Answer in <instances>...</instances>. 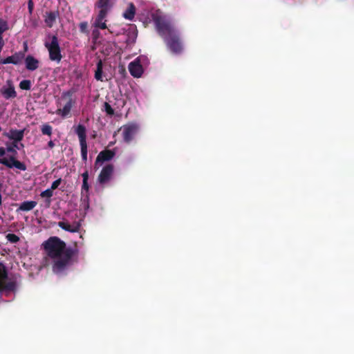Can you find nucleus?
<instances>
[{
	"instance_id": "7ed1b4c3",
	"label": "nucleus",
	"mask_w": 354,
	"mask_h": 354,
	"mask_svg": "<svg viewBox=\"0 0 354 354\" xmlns=\"http://www.w3.org/2000/svg\"><path fill=\"white\" fill-rule=\"evenodd\" d=\"M44 45L48 49L49 59L51 61L59 63L62 59V55L57 37L56 35H53L51 37L50 42H46Z\"/></svg>"
},
{
	"instance_id": "cd10ccee",
	"label": "nucleus",
	"mask_w": 354,
	"mask_h": 354,
	"mask_svg": "<svg viewBox=\"0 0 354 354\" xmlns=\"http://www.w3.org/2000/svg\"><path fill=\"white\" fill-rule=\"evenodd\" d=\"M8 29V26L7 21L0 18V36H2V34Z\"/></svg>"
},
{
	"instance_id": "4be33fe9",
	"label": "nucleus",
	"mask_w": 354,
	"mask_h": 354,
	"mask_svg": "<svg viewBox=\"0 0 354 354\" xmlns=\"http://www.w3.org/2000/svg\"><path fill=\"white\" fill-rule=\"evenodd\" d=\"M82 178H83V182H82V194H83L84 192H85L86 194L88 192V189H89V185H88V171H84L82 174Z\"/></svg>"
},
{
	"instance_id": "4468645a",
	"label": "nucleus",
	"mask_w": 354,
	"mask_h": 354,
	"mask_svg": "<svg viewBox=\"0 0 354 354\" xmlns=\"http://www.w3.org/2000/svg\"><path fill=\"white\" fill-rule=\"evenodd\" d=\"M57 225L62 230L72 233L78 232L81 227L80 222H74L73 225H70L67 222L59 221L58 222Z\"/></svg>"
},
{
	"instance_id": "5701e85b",
	"label": "nucleus",
	"mask_w": 354,
	"mask_h": 354,
	"mask_svg": "<svg viewBox=\"0 0 354 354\" xmlns=\"http://www.w3.org/2000/svg\"><path fill=\"white\" fill-rule=\"evenodd\" d=\"M102 72H103V64L101 59H100L97 63V68L95 72V78L98 80L102 82Z\"/></svg>"
},
{
	"instance_id": "c9c22d12",
	"label": "nucleus",
	"mask_w": 354,
	"mask_h": 354,
	"mask_svg": "<svg viewBox=\"0 0 354 354\" xmlns=\"http://www.w3.org/2000/svg\"><path fill=\"white\" fill-rule=\"evenodd\" d=\"M15 291H11L8 289H2L0 290V300L2 299V293L6 292V295H7L8 292H15Z\"/></svg>"
},
{
	"instance_id": "412c9836",
	"label": "nucleus",
	"mask_w": 354,
	"mask_h": 354,
	"mask_svg": "<svg viewBox=\"0 0 354 354\" xmlns=\"http://www.w3.org/2000/svg\"><path fill=\"white\" fill-rule=\"evenodd\" d=\"M37 204V202L34 201H26L20 204L18 210L28 212L32 210Z\"/></svg>"
},
{
	"instance_id": "1a4fd4ad",
	"label": "nucleus",
	"mask_w": 354,
	"mask_h": 354,
	"mask_svg": "<svg viewBox=\"0 0 354 354\" xmlns=\"http://www.w3.org/2000/svg\"><path fill=\"white\" fill-rule=\"evenodd\" d=\"M115 156V152L105 149L99 153L95 162V169H97L104 162L111 160Z\"/></svg>"
},
{
	"instance_id": "b1692460",
	"label": "nucleus",
	"mask_w": 354,
	"mask_h": 354,
	"mask_svg": "<svg viewBox=\"0 0 354 354\" xmlns=\"http://www.w3.org/2000/svg\"><path fill=\"white\" fill-rule=\"evenodd\" d=\"M41 131L43 135L51 136L53 134V127L48 123L44 124L41 127Z\"/></svg>"
},
{
	"instance_id": "393cba45",
	"label": "nucleus",
	"mask_w": 354,
	"mask_h": 354,
	"mask_svg": "<svg viewBox=\"0 0 354 354\" xmlns=\"http://www.w3.org/2000/svg\"><path fill=\"white\" fill-rule=\"evenodd\" d=\"M53 191L50 188L43 191L40 194V196L42 198H48V200L46 201L48 202V204L50 203V198L53 196Z\"/></svg>"
},
{
	"instance_id": "ddd939ff",
	"label": "nucleus",
	"mask_w": 354,
	"mask_h": 354,
	"mask_svg": "<svg viewBox=\"0 0 354 354\" xmlns=\"http://www.w3.org/2000/svg\"><path fill=\"white\" fill-rule=\"evenodd\" d=\"M115 0H97L95 3V7L99 8V11H102L108 15L114 4Z\"/></svg>"
},
{
	"instance_id": "473e14b6",
	"label": "nucleus",
	"mask_w": 354,
	"mask_h": 354,
	"mask_svg": "<svg viewBox=\"0 0 354 354\" xmlns=\"http://www.w3.org/2000/svg\"><path fill=\"white\" fill-rule=\"evenodd\" d=\"M6 151L11 153L12 155L17 154V151L16 149H15V147H12V146L7 147L6 149Z\"/></svg>"
},
{
	"instance_id": "e433bc0d",
	"label": "nucleus",
	"mask_w": 354,
	"mask_h": 354,
	"mask_svg": "<svg viewBox=\"0 0 354 354\" xmlns=\"http://www.w3.org/2000/svg\"><path fill=\"white\" fill-rule=\"evenodd\" d=\"M48 147L50 149H53L54 147H55V143L53 140H50L48 142Z\"/></svg>"
},
{
	"instance_id": "ea45409f",
	"label": "nucleus",
	"mask_w": 354,
	"mask_h": 354,
	"mask_svg": "<svg viewBox=\"0 0 354 354\" xmlns=\"http://www.w3.org/2000/svg\"><path fill=\"white\" fill-rule=\"evenodd\" d=\"M1 198H2V197H1V194H0V205H1V203H2V201H1Z\"/></svg>"
},
{
	"instance_id": "6ab92c4d",
	"label": "nucleus",
	"mask_w": 354,
	"mask_h": 354,
	"mask_svg": "<svg viewBox=\"0 0 354 354\" xmlns=\"http://www.w3.org/2000/svg\"><path fill=\"white\" fill-rule=\"evenodd\" d=\"M136 10L135 5L133 3H129L122 16L124 19L131 21L135 17Z\"/></svg>"
},
{
	"instance_id": "6e6552de",
	"label": "nucleus",
	"mask_w": 354,
	"mask_h": 354,
	"mask_svg": "<svg viewBox=\"0 0 354 354\" xmlns=\"http://www.w3.org/2000/svg\"><path fill=\"white\" fill-rule=\"evenodd\" d=\"M113 170L114 167L112 164H108L106 166H104L101 170L97 178V181L99 182V183L101 185H104L108 183L111 178Z\"/></svg>"
},
{
	"instance_id": "a211bd4d",
	"label": "nucleus",
	"mask_w": 354,
	"mask_h": 354,
	"mask_svg": "<svg viewBox=\"0 0 354 354\" xmlns=\"http://www.w3.org/2000/svg\"><path fill=\"white\" fill-rule=\"evenodd\" d=\"M26 68L29 71H35L39 67V61L32 55H28L25 59Z\"/></svg>"
},
{
	"instance_id": "f3484780",
	"label": "nucleus",
	"mask_w": 354,
	"mask_h": 354,
	"mask_svg": "<svg viewBox=\"0 0 354 354\" xmlns=\"http://www.w3.org/2000/svg\"><path fill=\"white\" fill-rule=\"evenodd\" d=\"M1 93L3 97L6 100L15 98L17 96V92L15 91L13 85L10 84L8 87H3L1 89Z\"/></svg>"
},
{
	"instance_id": "39448f33",
	"label": "nucleus",
	"mask_w": 354,
	"mask_h": 354,
	"mask_svg": "<svg viewBox=\"0 0 354 354\" xmlns=\"http://www.w3.org/2000/svg\"><path fill=\"white\" fill-rule=\"evenodd\" d=\"M8 279V270L6 266L0 263V290L2 289H8L11 291H16L17 283L16 280Z\"/></svg>"
},
{
	"instance_id": "f704fd0d",
	"label": "nucleus",
	"mask_w": 354,
	"mask_h": 354,
	"mask_svg": "<svg viewBox=\"0 0 354 354\" xmlns=\"http://www.w3.org/2000/svg\"><path fill=\"white\" fill-rule=\"evenodd\" d=\"M6 155V149L0 147V164L2 162L3 157Z\"/></svg>"
},
{
	"instance_id": "9b49d317",
	"label": "nucleus",
	"mask_w": 354,
	"mask_h": 354,
	"mask_svg": "<svg viewBox=\"0 0 354 354\" xmlns=\"http://www.w3.org/2000/svg\"><path fill=\"white\" fill-rule=\"evenodd\" d=\"M128 68L130 74L133 77H140L144 72L142 66L140 64V57L130 62Z\"/></svg>"
},
{
	"instance_id": "72a5a7b5",
	"label": "nucleus",
	"mask_w": 354,
	"mask_h": 354,
	"mask_svg": "<svg viewBox=\"0 0 354 354\" xmlns=\"http://www.w3.org/2000/svg\"><path fill=\"white\" fill-rule=\"evenodd\" d=\"M33 8H34V3H33L32 0H29L28 2V12L30 14H31L32 12Z\"/></svg>"
},
{
	"instance_id": "2eb2a0df",
	"label": "nucleus",
	"mask_w": 354,
	"mask_h": 354,
	"mask_svg": "<svg viewBox=\"0 0 354 354\" xmlns=\"http://www.w3.org/2000/svg\"><path fill=\"white\" fill-rule=\"evenodd\" d=\"M107 15H108L104 14L102 11H99L94 21L93 26L102 30L106 29V20L105 19Z\"/></svg>"
},
{
	"instance_id": "c756f323",
	"label": "nucleus",
	"mask_w": 354,
	"mask_h": 354,
	"mask_svg": "<svg viewBox=\"0 0 354 354\" xmlns=\"http://www.w3.org/2000/svg\"><path fill=\"white\" fill-rule=\"evenodd\" d=\"M80 31L82 33H88V22L82 21L79 24Z\"/></svg>"
},
{
	"instance_id": "dca6fc26",
	"label": "nucleus",
	"mask_w": 354,
	"mask_h": 354,
	"mask_svg": "<svg viewBox=\"0 0 354 354\" xmlns=\"http://www.w3.org/2000/svg\"><path fill=\"white\" fill-rule=\"evenodd\" d=\"M25 129L17 130L11 129L8 133H6L5 136L10 140H13L15 142H20L24 137Z\"/></svg>"
},
{
	"instance_id": "0eeeda50",
	"label": "nucleus",
	"mask_w": 354,
	"mask_h": 354,
	"mask_svg": "<svg viewBox=\"0 0 354 354\" xmlns=\"http://www.w3.org/2000/svg\"><path fill=\"white\" fill-rule=\"evenodd\" d=\"M139 126L136 123H129L123 125L120 130L122 131L123 140L126 143H130L138 133Z\"/></svg>"
},
{
	"instance_id": "423d86ee",
	"label": "nucleus",
	"mask_w": 354,
	"mask_h": 354,
	"mask_svg": "<svg viewBox=\"0 0 354 354\" xmlns=\"http://www.w3.org/2000/svg\"><path fill=\"white\" fill-rule=\"evenodd\" d=\"M75 133L78 136L80 145L81 148V156L84 162L87 161V142H86V127L80 124L75 129Z\"/></svg>"
},
{
	"instance_id": "a878e982",
	"label": "nucleus",
	"mask_w": 354,
	"mask_h": 354,
	"mask_svg": "<svg viewBox=\"0 0 354 354\" xmlns=\"http://www.w3.org/2000/svg\"><path fill=\"white\" fill-rule=\"evenodd\" d=\"M19 87L22 90H30L31 88V82L29 80H24L19 83Z\"/></svg>"
},
{
	"instance_id": "7c9ffc66",
	"label": "nucleus",
	"mask_w": 354,
	"mask_h": 354,
	"mask_svg": "<svg viewBox=\"0 0 354 354\" xmlns=\"http://www.w3.org/2000/svg\"><path fill=\"white\" fill-rule=\"evenodd\" d=\"M136 35H134V33H132L131 35H128V38L126 40V43L127 44H134L135 41H136Z\"/></svg>"
},
{
	"instance_id": "bb28decb",
	"label": "nucleus",
	"mask_w": 354,
	"mask_h": 354,
	"mask_svg": "<svg viewBox=\"0 0 354 354\" xmlns=\"http://www.w3.org/2000/svg\"><path fill=\"white\" fill-rule=\"evenodd\" d=\"M7 240L12 243H16L19 241V238L17 235L12 233H9L6 235Z\"/></svg>"
},
{
	"instance_id": "f257e3e1",
	"label": "nucleus",
	"mask_w": 354,
	"mask_h": 354,
	"mask_svg": "<svg viewBox=\"0 0 354 354\" xmlns=\"http://www.w3.org/2000/svg\"><path fill=\"white\" fill-rule=\"evenodd\" d=\"M43 247L48 257L53 260V271L56 274L64 272L72 264V258L77 250L66 247L64 241L57 236H51L44 242Z\"/></svg>"
},
{
	"instance_id": "58836bf2",
	"label": "nucleus",
	"mask_w": 354,
	"mask_h": 354,
	"mask_svg": "<svg viewBox=\"0 0 354 354\" xmlns=\"http://www.w3.org/2000/svg\"><path fill=\"white\" fill-rule=\"evenodd\" d=\"M12 147H15V149H19L17 142H15L14 141H13Z\"/></svg>"
},
{
	"instance_id": "aec40b11",
	"label": "nucleus",
	"mask_w": 354,
	"mask_h": 354,
	"mask_svg": "<svg viewBox=\"0 0 354 354\" xmlns=\"http://www.w3.org/2000/svg\"><path fill=\"white\" fill-rule=\"evenodd\" d=\"M58 15V12L51 11L49 12H46L45 23L46 24L48 27H53Z\"/></svg>"
},
{
	"instance_id": "4c0bfd02",
	"label": "nucleus",
	"mask_w": 354,
	"mask_h": 354,
	"mask_svg": "<svg viewBox=\"0 0 354 354\" xmlns=\"http://www.w3.org/2000/svg\"><path fill=\"white\" fill-rule=\"evenodd\" d=\"M99 34H100V32H99V31H98V30H94L93 31V37H94V38H95V39L97 37V36H98V35H99Z\"/></svg>"
},
{
	"instance_id": "a19ab883",
	"label": "nucleus",
	"mask_w": 354,
	"mask_h": 354,
	"mask_svg": "<svg viewBox=\"0 0 354 354\" xmlns=\"http://www.w3.org/2000/svg\"><path fill=\"white\" fill-rule=\"evenodd\" d=\"M109 32L112 33L111 30H110V29H108Z\"/></svg>"
},
{
	"instance_id": "2f4dec72",
	"label": "nucleus",
	"mask_w": 354,
	"mask_h": 354,
	"mask_svg": "<svg viewBox=\"0 0 354 354\" xmlns=\"http://www.w3.org/2000/svg\"><path fill=\"white\" fill-rule=\"evenodd\" d=\"M61 182H62V178H59L56 180H55L52 185H51V187H50V189L53 191L55 189H56L59 185L61 184Z\"/></svg>"
},
{
	"instance_id": "c85d7f7f",
	"label": "nucleus",
	"mask_w": 354,
	"mask_h": 354,
	"mask_svg": "<svg viewBox=\"0 0 354 354\" xmlns=\"http://www.w3.org/2000/svg\"><path fill=\"white\" fill-rule=\"evenodd\" d=\"M104 110L109 115H114V110L111 107V106L108 102H104Z\"/></svg>"
},
{
	"instance_id": "20e7f679",
	"label": "nucleus",
	"mask_w": 354,
	"mask_h": 354,
	"mask_svg": "<svg viewBox=\"0 0 354 354\" xmlns=\"http://www.w3.org/2000/svg\"><path fill=\"white\" fill-rule=\"evenodd\" d=\"M74 93V90L71 89L62 93L61 98L62 100H67V102L62 109H57L56 110L55 113L57 115L65 118L70 114L71 109L75 104V100L72 98Z\"/></svg>"
},
{
	"instance_id": "79ce46f5",
	"label": "nucleus",
	"mask_w": 354,
	"mask_h": 354,
	"mask_svg": "<svg viewBox=\"0 0 354 354\" xmlns=\"http://www.w3.org/2000/svg\"><path fill=\"white\" fill-rule=\"evenodd\" d=\"M1 131V127H0V132Z\"/></svg>"
},
{
	"instance_id": "f8f14e48",
	"label": "nucleus",
	"mask_w": 354,
	"mask_h": 354,
	"mask_svg": "<svg viewBox=\"0 0 354 354\" xmlns=\"http://www.w3.org/2000/svg\"><path fill=\"white\" fill-rule=\"evenodd\" d=\"M24 58V53L21 52L16 53L14 55L6 57V59L0 60V64H19L21 62L23 59Z\"/></svg>"
},
{
	"instance_id": "f03ea898",
	"label": "nucleus",
	"mask_w": 354,
	"mask_h": 354,
	"mask_svg": "<svg viewBox=\"0 0 354 354\" xmlns=\"http://www.w3.org/2000/svg\"><path fill=\"white\" fill-rule=\"evenodd\" d=\"M156 30L166 43L169 50L174 54L179 55L183 51V45L180 35L173 24L159 10L151 14Z\"/></svg>"
},
{
	"instance_id": "9d476101",
	"label": "nucleus",
	"mask_w": 354,
	"mask_h": 354,
	"mask_svg": "<svg viewBox=\"0 0 354 354\" xmlns=\"http://www.w3.org/2000/svg\"><path fill=\"white\" fill-rule=\"evenodd\" d=\"M2 165H5L8 168L15 167L19 170H26V166L24 162L17 160L15 158V155H12L8 159L3 157Z\"/></svg>"
}]
</instances>
